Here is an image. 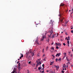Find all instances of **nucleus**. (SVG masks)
Here are the masks:
<instances>
[{
	"mask_svg": "<svg viewBox=\"0 0 73 73\" xmlns=\"http://www.w3.org/2000/svg\"><path fill=\"white\" fill-rule=\"evenodd\" d=\"M29 54H31L32 56H34V53L32 52L31 49H30L29 51L26 53V58H29V57H30V55H29V57H28V56H29Z\"/></svg>",
	"mask_w": 73,
	"mask_h": 73,
	"instance_id": "f257e3e1",
	"label": "nucleus"
},
{
	"mask_svg": "<svg viewBox=\"0 0 73 73\" xmlns=\"http://www.w3.org/2000/svg\"><path fill=\"white\" fill-rule=\"evenodd\" d=\"M49 33H50V35H48V38H53L54 37H55V35L53 34L52 35H51L53 33V31L51 30V31H50Z\"/></svg>",
	"mask_w": 73,
	"mask_h": 73,
	"instance_id": "f03ea898",
	"label": "nucleus"
},
{
	"mask_svg": "<svg viewBox=\"0 0 73 73\" xmlns=\"http://www.w3.org/2000/svg\"><path fill=\"white\" fill-rule=\"evenodd\" d=\"M55 66L57 70H58V69H59V68H60V66H56V65H54Z\"/></svg>",
	"mask_w": 73,
	"mask_h": 73,
	"instance_id": "7ed1b4c3",
	"label": "nucleus"
},
{
	"mask_svg": "<svg viewBox=\"0 0 73 73\" xmlns=\"http://www.w3.org/2000/svg\"><path fill=\"white\" fill-rule=\"evenodd\" d=\"M45 36L42 35V38L41 40V41H44V39L45 38Z\"/></svg>",
	"mask_w": 73,
	"mask_h": 73,
	"instance_id": "20e7f679",
	"label": "nucleus"
},
{
	"mask_svg": "<svg viewBox=\"0 0 73 73\" xmlns=\"http://www.w3.org/2000/svg\"><path fill=\"white\" fill-rule=\"evenodd\" d=\"M40 64H41V62H39V63H38L36 64L37 66H38V65H40Z\"/></svg>",
	"mask_w": 73,
	"mask_h": 73,
	"instance_id": "39448f33",
	"label": "nucleus"
},
{
	"mask_svg": "<svg viewBox=\"0 0 73 73\" xmlns=\"http://www.w3.org/2000/svg\"><path fill=\"white\" fill-rule=\"evenodd\" d=\"M38 41V39H37L36 41V44H38V45H39Z\"/></svg>",
	"mask_w": 73,
	"mask_h": 73,
	"instance_id": "423d86ee",
	"label": "nucleus"
},
{
	"mask_svg": "<svg viewBox=\"0 0 73 73\" xmlns=\"http://www.w3.org/2000/svg\"><path fill=\"white\" fill-rule=\"evenodd\" d=\"M56 54H57V55L58 57H59V56H60V55H61V53H58Z\"/></svg>",
	"mask_w": 73,
	"mask_h": 73,
	"instance_id": "0eeeda50",
	"label": "nucleus"
},
{
	"mask_svg": "<svg viewBox=\"0 0 73 73\" xmlns=\"http://www.w3.org/2000/svg\"><path fill=\"white\" fill-rule=\"evenodd\" d=\"M64 4L63 3H61L60 5V7H61V6H64Z\"/></svg>",
	"mask_w": 73,
	"mask_h": 73,
	"instance_id": "6e6552de",
	"label": "nucleus"
},
{
	"mask_svg": "<svg viewBox=\"0 0 73 73\" xmlns=\"http://www.w3.org/2000/svg\"><path fill=\"white\" fill-rule=\"evenodd\" d=\"M20 63H19L18 64V68L19 69V68H20Z\"/></svg>",
	"mask_w": 73,
	"mask_h": 73,
	"instance_id": "1a4fd4ad",
	"label": "nucleus"
},
{
	"mask_svg": "<svg viewBox=\"0 0 73 73\" xmlns=\"http://www.w3.org/2000/svg\"><path fill=\"white\" fill-rule=\"evenodd\" d=\"M61 58H60L58 59V61H61Z\"/></svg>",
	"mask_w": 73,
	"mask_h": 73,
	"instance_id": "9d476101",
	"label": "nucleus"
},
{
	"mask_svg": "<svg viewBox=\"0 0 73 73\" xmlns=\"http://www.w3.org/2000/svg\"><path fill=\"white\" fill-rule=\"evenodd\" d=\"M64 65L63 66V68H64L65 67V64H64Z\"/></svg>",
	"mask_w": 73,
	"mask_h": 73,
	"instance_id": "9b49d317",
	"label": "nucleus"
},
{
	"mask_svg": "<svg viewBox=\"0 0 73 73\" xmlns=\"http://www.w3.org/2000/svg\"><path fill=\"white\" fill-rule=\"evenodd\" d=\"M15 70H14L13 71V72H11V73H15Z\"/></svg>",
	"mask_w": 73,
	"mask_h": 73,
	"instance_id": "f8f14e48",
	"label": "nucleus"
},
{
	"mask_svg": "<svg viewBox=\"0 0 73 73\" xmlns=\"http://www.w3.org/2000/svg\"><path fill=\"white\" fill-rule=\"evenodd\" d=\"M51 49H52V50H54V48H53V47H52V48Z\"/></svg>",
	"mask_w": 73,
	"mask_h": 73,
	"instance_id": "ddd939ff",
	"label": "nucleus"
},
{
	"mask_svg": "<svg viewBox=\"0 0 73 73\" xmlns=\"http://www.w3.org/2000/svg\"><path fill=\"white\" fill-rule=\"evenodd\" d=\"M70 53H71V52L70 51L68 52V54L69 55H70Z\"/></svg>",
	"mask_w": 73,
	"mask_h": 73,
	"instance_id": "4468645a",
	"label": "nucleus"
},
{
	"mask_svg": "<svg viewBox=\"0 0 73 73\" xmlns=\"http://www.w3.org/2000/svg\"><path fill=\"white\" fill-rule=\"evenodd\" d=\"M60 20L61 21V22H62V21H63V19H62L61 20Z\"/></svg>",
	"mask_w": 73,
	"mask_h": 73,
	"instance_id": "2eb2a0df",
	"label": "nucleus"
},
{
	"mask_svg": "<svg viewBox=\"0 0 73 73\" xmlns=\"http://www.w3.org/2000/svg\"><path fill=\"white\" fill-rule=\"evenodd\" d=\"M43 61H45L46 60H45V58L44 59H43Z\"/></svg>",
	"mask_w": 73,
	"mask_h": 73,
	"instance_id": "dca6fc26",
	"label": "nucleus"
},
{
	"mask_svg": "<svg viewBox=\"0 0 73 73\" xmlns=\"http://www.w3.org/2000/svg\"><path fill=\"white\" fill-rule=\"evenodd\" d=\"M41 69V67H39L38 68V70H40V69Z\"/></svg>",
	"mask_w": 73,
	"mask_h": 73,
	"instance_id": "f3484780",
	"label": "nucleus"
},
{
	"mask_svg": "<svg viewBox=\"0 0 73 73\" xmlns=\"http://www.w3.org/2000/svg\"><path fill=\"white\" fill-rule=\"evenodd\" d=\"M52 56L54 58H55V56H54V55H52Z\"/></svg>",
	"mask_w": 73,
	"mask_h": 73,
	"instance_id": "a211bd4d",
	"label": "nucleus"
},
{
	"mask_svg": "<svg viewBox=\"0 0 73 73\" xmlns=\"http://www.w3.org/2000/svg\"><path fill=\"white\" fill-rule=\"evenodd\" d=\"M56 49H59V48H58V46H56Z\"/></svg>",
	"mask_w": 73,
	"mask_h": 73,
	"instance_id": "6ab92c4d",
	"label": "nucleus"
},
{
	"mask_svg": "<svg viewBox=\"0 0 73 73\" xmlns=\"http://www.w3.org/2000/svg\"><path fill=\"white\" fill-rule=\"evenodd\" d=\"M67 43H68V44H69V41H67Z\"/></svg>",
	"mask_w": 73,
	"mask_h": 73,
	"instance_id": "aec40b11",
	"label": "nucleus"
},
{
	"mask_svg": "<svg viewBox=\"0 0 73 73\" xmlns=\"http://www.w3.org/2000/svg\"><path fill=\"white\" fill-rule=\"evenodd\" d=\"M63 45H64V46H65V45H66V44H65V43H63Z\"/></svg>",
	"mask_w": 73,
	"mask_h": 73,
	"instance_id": "412c9836",
	"label": "nucleus"
},
{
	"mask_svg": "<svg viewBox=\"0 0 73 73\" xmlns=\"http://www.w3.org/2000/svg\"><path fill=\"white\" fill-rule=\"evenodd\" d=\"M42 52L43 53H44V48H43V49Z\"/></svg>",
	"mask_w": 73,
	"mask_h": 73,
	"instance_id": "4be33fe9",
	"label": "nucleus"
},
{
	"mask_svg": "<svg viewBox=\"0 0 73 73\" xmlns=\"http://www.w3.org/2000/svg\"><path fill=\"white\" fill-rule=\"evenodd\" d=\"M42 66L43 68H44V64H42Z\"/></svg>",
	"mask_w": 73,
	"mask_h": 73,
	"instance_id": "5701e85b",
	"label": "nucleus"
},
{
	"mask_svg": "<svg viewBox=\"0 0 73 73\" xmlns=\"http://www.w3.org/2000/svg\"><path fill=\"white\" fill-rule=\"evenodd\" d=\"M66 58H66L67 60L68 61H69V59H68V58L67 57Z\"/></svg>",
	"mask_w": 73,
	"mask_h": 73,
	"instance_id": "b1692460",
	"label": "nucleus"
},
{
	"mask_svg": "<svg viewBox=\"0 0 73 73\" xmlns=\"http://www.w3.org/2000/svg\"><path fill=\"white\" fill-rule=\"evenodd\" d=\"M29 64H31V62H29Z\"/></svg>",
	"mask_w": 73,
	"mask_h": 73,
	"instance_id": "393cba45",
	"label": "nucleus"
},
{
	"mask_svg": "<svg viewBox=\"0 0 73 73\" xmlns=\"http://www.w3.org/2000/svg\"><path fill=\"white\" fill-rule=\"evenodd\" d=\"M70 40V38H67V41H68L69 40Z\"/></svg>",
	"mask_w": 73,
	"mask_h": 73,
	"instance_id": "a878e982",
	"label": "nucleus"
},
{
	"mask_svg": "<svg viewBox=\"0 0 73 73\" xmlns=\"http://www.w3.org/2000/svg\"><path fill=\"white\" fill-rule=\"evenodd\" d=\"M57 58H56V62H57V61L58 59H57Z\"/></svg>",
	"mask_w": 73,
	"mask_h": 73,
	"instance_id": "bb28decb",
	"label": "nucleus"
},
{
	"mask_svg": "<svg viewBox=\"0 0 73 73\" xmlns=\"http://www.w3.org/2000/svg\"><path fill=\"white\" fill-rule=\"evenodd\" d=\"M64 70H62V73H64Z\"/></svg>",
	"mask_w": 73,
	"mask_h": 73,
	"instance_id": "cd10ccee",
	"label": "nucleus"
},
{
	"mask_svg": "<svg viewBox=\"0 0 73 73\" xmlns=\"http://www.w3.org/2000/svg\"><path fill=\"white\" fill-rule=\"evenodd\" d=\"M61 45V44L59 42L58 43V45Z\"/></svg>",
	"mask_w": 73,
	"mask_h": 73,
	"instance_id": "c85d7f7f",
	"label": "nucleus"
},
{
	"mask_svg": "<svg viewBox=\"0 0 73 73\" xmlns=\"http://www.w3.org/2000/svg\"><path fill=\"white\" fill-rule=\"evenodd\" d=\"M71 33H73V30H72L71 31Z\"/></svg>",
	"mask_w": 73,
	"mask_h": 73,
	"instance_id": "c756f323",
	"label": "nucleus"
},
{
	"mask_svg": "<svg viewBox=\"0 0 73 73\" xmlns=\"http://www.w3.org/2000/svg\"><path fill=\"white\" fill-rule=\"evenodd\" d=\"M36 63H38V60H36Z\"/></svg>",
	"mask_w": 73,
	"mask_h": 73,
	"instance_id": "7c9ffc66",
	"label": "nucleus"
},
{
	"mask_svg": "<svg viewBox=\"0 0 73 73\" xmlns=\"http://www.w3.org/2000/svg\"><path fill=\"white\" fill-rule=\"evenodd\" d=\"M59 16L60 17H61V15H59Z\"/></svg>",
	"mask_w": 73,
	"mask_h": 73,
	"instance_id": "2f4dec72",
	"label": "nucleus"
},
{
	"mask_svg": "<svg viewBox=\"0 0 73 73\" xmlns=\"http://www.w3.org/2000/svg\"><path fill=\"white\" fill-rule=\"evenodd\" d=\"M41 60V59H38V60L39 61H40V60Z\"/></svg>",
	"mask_w": 73,
	"mask_h": 73,
	"instance_id": "473e14b6",
	"label": "nucleus"
},
{
	"mask_svg": "<svg viewBox=\"0 0 73 73\" xmlns=\"http://www.w3.org/2000/svg\"><path fill=\"white\" fill-rule=\"evenodd\" d=\"M42 69L43 70H44V68L43 67Z\"/></svg>",
	"mask_w": 73,
	"mask_h": 73,
	"instance_id": "72a5a7b5",
	"label": "nucleus"
},
{
	"mask_svg": "<svg viewBox=\"0 0 73 73\" xmlns=\"http://www.w3.org/2000/svg\"><path fill=\"white\" fill-rule=\"evenodd\" d=\"M54 62H51V64H53V63Z\"/></svg>",
	"mask_w": 73,
	"mask_h": 73,
	"instance_id": "f704fd0d",
	"label": "nucleus"
},
{
	"mask_svg": "<svg viewBox=\"0 0 73 73\" xmlns=\"http://www.w3.org/2000/svg\"><path fill=\"white\" fill-rule=\"evenodd\" d=\"M42 73H44V70H43V71H42Z\"/></svg>",
	"mask_w": 73,
	"mask_h": 73,
	"instance_id": "c9c22d12",
	"label": "nucleus"
},
{
	"mask_svg": "<svg viewBox=\"0 0 73 73\" xmlns=\"http://www.w3.org/2000/svg\"><path fill=\"white\" fill-rule=\"evenodd\" d=\"M21 57H23V55H21Z\"/></svg>",
	"mask_w": 73,
	"mask_h": 73,
	"instance_id": "e433bc0d",
	"label": "nucleus"
},
{
	"mask_svg": "<svg viewBox=\"0 0 73 73\" xmlns=\"http://www.w3.org/2000/svg\"><path fill=\"white\" fill-rule=\"evenodd\" d=\"M64 54H65V55H66V53H64Z\"/></svg>",
	"mask_w": 73,
	"mask_h": 73,
	"instance_id": "4c0bfd02",
	"label": "nucleus"
},
{
	"mask_svg": "<svg viewBox=\"0 0 73 73\" xmlns=\"http://www.w3.org/2000/svg\"><path fill=\"white\" fill-rule=\"evenodd\" d=\"M20 59H21V56L20 58H19Z\"/></svg>",
	"mask_w": 73,
	"mask_h": 73,
	"instance_id": "58836bf2",
	"label": "nucleus"
},
{
	"mask_svg": "<svg viewBox=\"0 0 73 73\" xmlns=\"http://www.w3.org/2000/svg\"><path fill=\"white\" fill-rule=\"evenodd\" d=\"M56 46H57V45H58V43H56Z\"/></svg>",
	"mask_w": 73,
	"mask_h": 73,
	"instance_id": "ea45409f",
	"label": "nucleus"
},
{
	"mask_svg": "<svg viewBox=\"0 0 73 73\" xmlns=\"http://www.w3.org/2000/svg\"><path fill=\"white\" fill-rule=\"evenodd\" d=\"M33 65L34 66H35V64H34Z\"/></svg>",
	"mask_w": 73,
	"mask_h": 73,
	"instance_id": "a19ab883",
	"label": "nucleus"
},
{
	"mask_svg": "<svg viewBox=\"0 0 73 73\" xmlns=\"http://www.w3.org/2000/svg\"><path fill=\"white\" fill-rule=\"evenodd\" d=\"M51 72L52 73H54L53 71H51Z\"/></svg>",
	"mask_w": 73,
	"mask_h": 73,
	"instance_id": "79ce46f5",
	"label": "nucleus"
},
{
	"mask_svg": "<svg viewBox=\"0 0 73 73\" xmlns=\"http://www.w3.org/2000/svg\"><path fill=\"white\" fill-rule=\"evenodd\" d=\"M53 44H54V43L52 42V43L51 44V45H53Z\"/></svg>",
	"mask_w": 73,
	"mask_h": 73,
	"instance_id": "37998d69",
	"label": "nucleus"
},
{
	"mask_svg": "<svg viewBox=\"0 0 73 73\" xmlns=\"http://www.w3.org/2000/svg\"><path fill=\"white\" fill-rule=\"evenodd\" d=\"M49 39H48V42H49Z\"/></svg>",
	"mask_w": 73,
	"mask_h": 73,
	"instance_id": "c03bdc74",
	"label": "nucleus"
},
{
	"mask_svg": "<svg viewBox=\"0 0 73 73\" xmlns=\"http://www.w3.org/2000/svg\"><path fill=\"white\" fill-rule=\"evenodd\" d=\"M19 63V62H18L17 63V64H18Z\"/></svg>",
	"mask_w": 73,
	"mask_h": 73,
	"instance_id": "a18cd8bd",
	"label": "nucleus"
},
{
	"mask_svg": "<svg viewBox=\"0 0 73 73\" xmlns=\"http://www.w3.org/2000/svg\"><path fill=\"white\" fill-rule=\"evenodd\" d=\"M67 39H68V38H67V37H66L65 39H67Z\"/></svg>",
	"mask_w": 73,
	"mask_h": 73,
	"instance_id": "49530a36",
	"label": "nucleus"
},
{
	"mask_svg": "<svg viewBox=\"0 0 73 73\" xmlns=\"http://www.w3.org/2000/svg\"><path fill=\"white\" fill-rule=\"evenodd\" d=\"M68 38H70V37L69 36H68Z\"/></svg>",
	"mask_w": 73,
	"mask_h": 73,
	"instance_id": "de8ad7c7",
	"label": "nucleus"
},
{
	"mask_svg": "<svg viewBox=\"0 0 73 73\" xmlns=\"http://www.w3.org/2000/svg\"><path fill=\"white\" fill-rule=\"evenodd\" d=\"M71 67H73V65H71Z\"/></svg>",
	"mask_w": 73,
	"mask_h": 73,
	"instance_id": "09e8293b",
	"label": "nucleus"
},
{
	"mask_svg": "<svg viewBox=\"0 0 73 73\" xmlns=\"http://www.w3.org/2000/svg\"><path fill=\"white\" fill-rule=\"evenodd\" d=\"M56 57H57V54H56Z\"/></svg>",
	"mask_w": 73,
	"mask_h": 73,
	"instance_id": "8fccbe9b",
	"label": "nucleus"
},
{
	"mask_svg": "<svg viewBox=\"0 0 73 73\" xmlns=\"http://www.w3.org/2000/svg\"><path fill=\"white\" fill-rule=\"evenodd\" d=\"M50 65H52V63H51V64H50Z\"/></svg>",
	"mask_w": 73,
	"mask_h": 73,
	"instance_id": "3c124183",
	"label": "nucleus"
},
{
	"mask_svg": "<svg viewBox=\"0 0 73 73\" xmlns=\"http://www.w3.org/2000/svg\"><path fill=\"white\" fill-rule=\"evenodd\" d=\"M61 33H63V32L62 31V32H61Z\"/></svg>",
	"mask_w": 73,
	"mask_h": 73,
	"instance_id": "603ef678",
	"label": "nucleus"
},
{
	"mask_svg": "<svg viewBox=\"0 0 73 73\" xmlns=\"http://www.w3.org/2000/svg\"><path fill=\"white\" fill-rule=\"evenodd\" d=\"M71 57H72V54H71Z\"/></svg>",
	"mask_w": 73,
	"mask_h": 73,
	"instance_id": "864d4df0",
	"label": "nucleus"
},
{
	"mask_svg": "<svg viewBox=\"0 0 73 73\" xmlns=\"http://www.w3.org/2000/svg\"><path fill=\"white\" fill-rule=\"evenodd\" d=\"M46 49H48V47H47L46 48Z\"/></svg>",
	"mask_w": 73,
	"mask_h": 73,
	"instance_id": "5fc2aeb1",
	"label": "nucleus"
},
{
	"mask_svg": "<svg viewBox=\"0 0 73 73\" xmlns=\"http://www.w3.org/2000/svg\"><path fill=\"white\" fill-rule=\"evenodd\" d=\"M66 24H67V23H68V22H66Z\"/></svg>",
	"mask_w": 73,
	"mask_h": 73,
	"instance_id": "6e6d98bb",
	"label": "nucleus"
},
{
	"mask_svg": "<svg viewBox=\"0 0 73 73\" xmlns=\"http://www.w3.org/2000/svg\"><path fill=\"white\" fill-rule=\"evenodd\" d=\"M45 35H46V33H45Z\"/></svg>",
	"mask_w": 73,
	"mask_h": 73,
	"instance_id": "4d7b16f0",
	"label": "nucleus"
},
{
	"mask_svg": "<svg viewBox=\"0 0 73 73\" xmlns=\"http://www.w3.org/2000/svg\"><path fill=\"white\" fill-rule=\"evenodd\" d=\"M46 72H49V71H48V70H47V71H46Z\"/></svg>",
	"mask_w": 73,
	"mask_h": 73,
	"instance_id": "13d9d810",
	"label": "nucleus"
},
{
	"mask_svg": "<svg viewBox=\"0 0 73 73\" xmlns=\"http://www.w3.org/2000/svg\"><path fill=\"white\" fill-rule=\"evenodd\" d=\"M63 70H65V69L64 68H63Z\"/></svg>",
	"mask_w": 73,
	"mask_h": 73,
	"instance_id": "bf43d9fd",
	"label": "nucleus"
},
{
	"mask_svg": "<svg viewBox=\"0 0 73 73\" xmlns=\"http://www.w3.org/2000/svg\"><path fill=\"white\" fill-rule=\"evenodd\" d=\"M71 29H73V28H71Z\"/></svg>",
	"mask_w": 73,
	"mask_h": 73,
	"instance_id": "052dcab7",
	"label": "nucleus"
},
{
	"mask_svg": "<svg viewBox=\"0 0 73 73\" xmlns=\"http://www.w3.org/2000/svg\"><path fill=\"white\" fill-rule=\"evenodd\" d=\"M37 66H37V65H36V68H37Z\"/></svg>",
	"mask_w": 73,
	"mask_h": 73,
	"instance_id": "680f3d73",
	"label": "nucleus"
},
{
	"mask_svg": "<svg viewBox=\"0 0 73 73\" xmlns=\"http://www.w3.org/2000/svg\"><path fill=\"white\" fill-rule=\"evenodd\" d=\"M50 21H51V22L52 21V20H51Z\"/></svg>",
	"mask_w": 73,
	"mask_h": 73,
	"instance_id": "e2e57ef3",
	"label": "nucleus"
},
{
	"mask_svg": "<svg viewBox=\"0 0 73 73\" xmlns=\"http://www.w3.org/2000/svg\"><path fill=\"white\" fill-rule=\"evenodd\" d=\"M68 46H69V44H68Z\"/></svg>",
	"mask_w": 73,
	"mask_h": 73,
	"instance_id": "0e129e2a",
	"label": "nucleus"
},
{
	"mask_svg": "<svg viewBox=\"0 0 73 73\" xmlns=\"http://www.w3.org/2000/svg\"><path fill=\"white\" fill-rule=\"evenodd\" d=\"M69 11V12H70V10Z\"/></svg>",
	"mask_w": 73,
	"mask_h": 73,
	"instance_id": "69168bd1",
	"label": "nucleus"
},
{
	"mask_svg": "<svg viewBox=\"0 0 73 73\" xmlns=\"http://www.w3.org/2000/svg\"><path fill=\"white\" fill-rule=\"evenodd\" d=\"M46 50H47V51L48 50V49H46Z\"/></svg>",
	"mask_w": 73,
	"mask_h": 73,
	"instance_id": "338daca9",
	"label": "nucleus"
},
{
	"mask_svg": "<svg viewBox=\"0 0 73 73\" xmlns=\"http://www.w3.org/2000/svg\"><path fill=\"white\" fill-rule=\"evenodd\" d=\"M18 60H20V59H18Z\"/></svg>",
	"mask_w": 73,
	"mask_h": 73,
	"instance_id": "774afa93",
	"label": "nucleus"
}]
</instances>
